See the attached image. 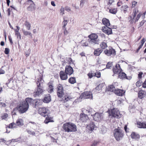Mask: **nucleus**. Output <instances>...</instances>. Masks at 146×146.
Here are the masks:
<instances>
[{
    "mask_svg": "<svg viewBox=\"0 0 146 146\" xmlns=\"http://www.w3.org/2000/svg\"><path fill=\"white\" fill-rule=\"evenodd\" d=\"M92 94L90 91H85L81 94L80 96V98L82 99H92Z\"/></svg>",
    "mask_w": 146,
    "mask_h": 146,
    "instance_id": "12",
    "label": "nucleus"
},
{
    "mask_svg": "<svg viewBox=\"0 0 146 146\" xmlns=\"http://www.w3.org/2000/svg\"><path fill=\"white\" fill-rule=\"evenodd\" d=\"M112 71L114 74H117L121 72L122 69L119 64H116L115 67H114L112 69Z\"/></svg>",
    "mask_w": 146,
    "mask_h": 146,
    "instance_id": "13",
    "label": "nucleus"
},
{
    "mask_svg": "<svg viewBox=\"0 0 146 146\" xmlns=\"http://www.w3.org/2000/svg\"><path fill=\"white\" fill-rule=\"evenodd\" d=\"M146 96V92L142 89L139 90L138 92V97L139 99H142Z\"/></svg>",
    "mask_w": 146,
    "mask_h": 146,
    "instance_id": "17",
    "label": "nucleus"
},
{
    "mask_svg": "<svg viewBox=\"0 0 146 146\" xmlns=\"http://www.w3.org/2000/svg\"><path fill=\"white\" fill-rule=\"evenodd\" d=\"M142 83L141 82L140 80L138 81L136 83V85L137 87H139L141 86H142Z\"/></svg>",
    "mask_w": 146,
    "mask_h": 146,
    "instance_id": "47",
    "label": "nucleus"
},
{
    "mask_svg": "<svg viewBox=\"0 0 146 146\" xmlns=\"http://www.w3.org/2000/svg\"><path fill=\"white\" fill-rule=\"evenodd\" d=\"M9 49L7 48H6L5 49V50L4 51V52L6 54H9Z\"/></svg>",
    "mask_w": 146,
    "mask_h": 146,
    "instance_id": "56",
    "label": "nucleus"
},
{
    "mask_svg": "<svg viewBox=\"0 0 146 146\" xmlns=\"http://www.w3.org/2000/svg\"><path fill=\"white\" fill-rule=\"evenodd\" d=\"M16 27L17 28V29H15L14 30L15 32V33H19V30H20V29L19 27L18 26H16Z\"/></svg>",
    "mask_w": 146,
    "mask_h": 146,
    "instance_id": "55",
    "label": "nucleus"
},
{
    "mask_svg": "<svg viewBox=\"0 0 146 146\" xmlns=\"http://www.w3.org/2000/svg\"><path fill=\"white\" fill-rule=\"evenodd\" d=\"M68 82L72 84H74L76 82V78L74 77H71L68 79Z\"/></svg>",
    "mask_w": 146,
    "mask_h": 146,
    "instance_id": "35",
    "label": "nucleus"
},
{
    "mask_svg": "<svg viewBox=\"0 0 146 146\" xmlns=\"http://www.w3.org/2000/svg\"><path fill=\"white\" fill-rule=\"evenodd\" d=\"M15 35L17 36V38L19 40L21 39V36L20 35V33L19 32L15 33Z\"/></svg>",
    "mask_w": 146,
    "mask_h": 146,
    "instance_id": "52",
    "label": "nucleus"
},
{
    "mask_svg": "<svg viewBox=\"0 0 146 146\" xmlns=\"http://www.w3.org/2000/svg\"><path fill=\"white\" fill-rule=\"evenodd\" d=\"M95 77H97L98 78H100L101 76V73L99 71H97L96 73H95Z\"/></svg>",
    "mask_w": 146,
    "mask_h": 146,
    "instance_id": "43",
    "label": "nucleus"
},
{
    "mask_svg": "<svg viewBox=\"0 0 146 146\" xmlns=\"http://www.w3.org/2000/svg\"><path fill=\"white\" fill-rule=\"evenodd\" d=\"M30 102L29 101V98H26L24 100L19 102V104L14 109V111L17 110L20 113H25L29 108V104H30Z\"/></svg>",
    "mask_w": 146,
    "mask_h": 146,
    "instance_id": "1",
    "label": "nucleus"
},
{
    "mask_svg": "<svg viewBox=\"0 0 146 146\" xmlns=\"http://www.w3.org/2000/svg\"><path fill=\"white\" fill-rule=\"evenodd\" d=\"M102 30L104 33L108 35L112 34L111 29L108 27L103 26L102 27Z\"/></svg>",
    "mask_w": 146,
    "mask_h": 146,
    "instance_id": "16",
    "label": "nucleus"
},
{
    "mask_svg": "<svg viewBox=\"0 0 146 146\" xmlns=\"http://www.w3.org/2000/svg\"><path fill=\"white\" fill-rule=\"evenodd\" d=\"M90 40H88L90 43L93 44H99V40L98 39V36L95 33H92L88 36Z\"/></svg>",
    "mask_w": 146,
    "mask_h": 146,
    "instance_id": "6",
    "label": "nucleus"
},
{
    "mask_svg": "<svg viewBox=\"0 0 146 146\" xmlns=\"http://www.w3.org/2000/svg\"><path fill=\"white\" fill-rule=\"evenodd\" d=\"M68 64L69 65L74 64L73 61L71 58H68Z\"/></svg>",
    "mask_w": 146,
    "mask_h": 146,
    "instance_id": "46",
    "label": "nucleus"
},
{
    "mask_svg": "<svg viewBox=\"0 0 146 146\" xmlns=\"http://www.w3.org/2000/svg\"><path fill=\"white\" fill-rule=\"evenodd\" d=\"M124 135L123 131L119 127L114 129L113 135L117 141H119L121 140L123 138Z\"/></svg>",
    "mask_w": 146,
    "mask_h": 146,
    "instance_id": "5",
    "label": "nucleus"
},
{
    "mask_svg": "<svg viewBox=\"0 0 146 146\" xmlns=\"http://www.w3.org/2000/svg\"><path fill=\"white\" fill-rule=\"evenodd\" d=\"M118 74L119 78L122 79H128L127 77L126 76V74L123 72H120Z\"/></svg>",
    "mask_w": 146,
    "mask_h": 146,
    "instance_id": "30",
    "label": "nucleus"
},
{
    "mask_svg": "<svg viewBox=\"0 0 146 146\" xmlns=\"http://www.w3.org/2000/svg\"><path fill=\"white\" fill-rule=\"evenodd\" d=\"M95 127V125L93 122L91 121L88 125V128L90 130L92 131L94 129Z\"/></svg>",
    "mask_w": 146,
    "mask_h": 146,
    "instance_id": "32",
    "label": "nucleus"
},
{
    "mask_svg": "<svg viewBox=\"0 0 146 146\" xmlns=\"http://www.w3.org/2000/svg\"><path fill=\"white\" fill-rule=\"evenodd\" d=\"M92 109L90 107H88L86 108V111L87 113H88V115H89L90 114H91V115L92 116Z\"/></svg>",
    "mask_w": 146,
    "mask_h": 146,
    "instance_id": "41",
    "label": "nucleus"
},
{
    "mask_svg": "<svg viewBox=\"0 0 146 146\" xmlns=\"http://www.w3.org/2000/svg\"><path fill=\"white\" fill-rule=\"evenodd\" d=\"M114 93L118 96H122L124 94L125 91L123 90L119 89H115L114 91Z\"/></svg>",
    "mask_w": 146,
    "mask_h": 146,
    "instance_id": "21",
    "label": "nucleus"
},
{
    "mask_svg": "<svg viewBox=\"0 0 146 146\" xmlns=\"http://www.w3.org/2000/svg\"><path fill=\"white\" fill-rule=\"evenodd\" d=\"M113 65L112 62H108L106 66V68H110Z\"/></svg>",
    "mask_w": 146,
    "mask_h": 146,
    "instance_id": "45",
    "label": "nucleus"
},
{
    "mask_svg": "<svg viewBox=\"0 0 146 146\" xmlns=\"http://www.w3.org/2000/svg\"><path fill=\"white\" fill-rule=\"evenodd\" d=\"M42 78V75H40L37 79V88L33 93V95L35 97L39 96L42 94L44 91L43 87H42L41 86L43 83L42 81H44Z\"/></svg>",
    "mask_w": 146,
    "mask_h": 146,
    "instance_id": "2",
    "label": "nucleus"
},
{
    "mask_svg": "<svg viewBox=\"0 0 146 146\" xmlns=\"http://www.w3.org/2000/svg\"><path fill=\"white\" fill-rule=\"evenodd\" d=\"M129 9V7H128L127 5H124L122 6L121 11H123L124 13H126L128 11Z\"/></svg>",
    "mask_w": 146,
    "mask_h": 146,
    "instance_id": "33",
    "label": "nucleus"
},
{
    "mask_svg": "<svg viewBox=\"0 0 146 146\" xmlns=\"http://www.w3.org/2000/svg\"><path fill=\"white\" fill-rule=\"evenodd\" d=\"M142 87L145 88H146V79L142 84Z\"/></svg>",
    "mask_w": 146,
    "mask_h": 146,
    "instance_id": "58",
    "label": "nucleus"
},
{
    "mask_svg": "<svg viewBox=\"0 0 146 146\" xmlns=\"http://www.w3.org/2000/svg\"><path fill=\"white\" fill-rule=\"evenodd\" d=\"M145 41V39L143 38L141 41V44L140 45V46L142 47Z\"/></svg>",
    "mask_w": 146,
    "mask_h": 146,
    "instance_id": "53",
    "label": "nucleus"
},
{
    "mask_svg": "<svg viewBox=\"0 0 146 146\" xmlns=\"http://www.w3.org/2000/svg\"><path fill=\"white\" fill-rule=\"evenodd\" d=\"M143 74V73L142 72H140L138 74V78L139 79H141L142 77V75Z\"/></svg>",
    "mask_w": 146,
    "mask_h": 146,
    "instance_id": "59",
    "label": "nucleus"
},
{
    "mask_svg": "<svg viewBox=\"0 0 146 146\" xmlns=\"http://www.w3.org/2000/svg\"><path fill=\"white\" fill-rule=\"evenodd\" d=\"M51 96L49 94H47L44 95V97L42 100L43 102L48 103L51 101Z\"/></svg>",
    "mask_w": 146,
    "mask_h": 146,
    "instance_id": "23",
    "label": "nucleus"
},
{
    "mask_svg": "<svg viewBox=\"0 0 146 146\" xmlns=\"http://www.w3.org/2000/svg\"><path fill=\"white\" fill-rule=\"evenodd\" d=\"M15 124L17 126L21 127L24 125V121L22 119L19 118L16 121Z\"/></svg>",
    "mask_w": 146,
    "mask_h": 146,
    "instance_id": "27",
    "label": "nucleus"
},
{
    "mask_svg": "<svg viewBox=\"0 0 146 146\" xmlns=\"http://www.w3.org/2000/svg\"><path fill=\"white\" fill-rule=\"evenodd\" d=\"M139 12V10L137 7L134 8L133 11L131 16H130L129 17L130 18L129 21L131 24H133L134 23H135L138 21L142 14L141 13L137 14Z\"/></svg>",
    "mask_w": 146,
    "mask_h": 146,
    "instance_id": "3",
    "label": "nucleus"
},
{
    "mask_svg": "<svg viewBox=\"0 0 146 146\" xmlns=\"http://www.w3.org/2000/svg\"><path fill=\"white\" fill-rule=\"evenodd\" d=\"M146 22V21L144 20H142L141 22L139 23V27H140L142 26L144 23Z\"/></svg>",
    "mask_w": 146,
    "mask_h": 146,
    "instance_id": "50",
    "label": "nucleus"
},
{
    "mask_svg": "<svg viewBox=\"0 0 146 146\" xmlns=\"http://www.w3.org/2000/svg\"><path fill=\"white\" fill-rule=\"evenodd\" d=\"M114 0H108V5H111L114 2Z\"/></svg>",
    "mask_w": 146,
    "mask_h": 146,
    "instance_id": "60",
    "label": "nucleus"
},
{
    "mask_svg": "<svg viewBox=\"0 0 146 146\" xmlns=\"http://www.w3.org/2000/svg\"><path fill=\"white\" fill-rule=\"evenodd\" d=\"M137 2L135 1H133L132 2L131 7H135L137 5Z\"/></svg>",
    "mask_w": 146,
    "mask_h": 146,
    "instance_id": "48",
    "label": "nucleus"
},
{
    "mask_svg": "<svg viewBox=\"0 0 146 146\" xmlns=\"http://www.w3.org/2000/svg\"><path fill=\"white\" fill-rule=\"evenodd\" d=\"M137 127L139 128H146V121L141 122L138 121L137 122Z\"/></svg>",
    "mask_w": 146,
    "mask_h": 146,
    "instance_id": "22",
    "label": "nucleus"
},
{
    "mask_svg": "<svg viewBox=\"0 0 146 146\" xmlns=\"http://www.w3.org/2000/svg\"><path fill=\"white\" fill-rule=\"evenodd\" d=\"M104 53L108 56L113 57L116 55V51L112 47L109 46L108 48L104 51Z\"/></svg>",
    "mask_w": 146,
    "mask_h": 146,
    "instance_id": "10",
    "label": "nucleus"
},
{
    "mask_svg": "<svg viewBox=\"0 0 146 146\" xmlns=\"http://www.w3.org/2000/svg\"><path fill=\"white\" fill-rule=\"evenodd\" d=\"M27 132L29 134L33 135H35V132L34 131H32L30 130H27Z\"/></svg>",
    "mask_w": 146,
    "mask_h": 146,
    "instance_id": "49",
    "label": "nucleus"
},
{
    "mask_svg": "<svg viewBox=\"0 0 146 146\" xmlns=\"http://www.w3.org/2000/svg\"><path fill=\"white\" fill-rule=\"evenodd\" d=\"M62 128L65 132L68 133L75 132L77 131L76 125L70 122H67L64 123Z\"/></svg>",
    "mask_w": 146,
    "mask_h": 146,
    "instance_id": "4",
    "label": "nucleus"
},
{
    "mask_svg": "<svg viewBox=\"0 0 146 146\" xmlns=\"http://www.w3.org/2000/svg\"><path fill=\"white\" fill-rule=\"evenodd\" d=\"M71 98L70 96L67 94L64 96V97L62 98L61 100L63 101L65 103Z\"/></svg>",
    "mask_w": 146,
    "mask_h": 146,
    "instance_id": "34",
    "label": "nucleus"
},
{
    "mask_svg": "<svg viewBox=\"0 0 146 146\" xmlns=\"http://www.w3.org/2000/svg\"><path fill=\"white\" fill-rule=\"evenodd\" d=\"M68 23L67 21L66 20H64V21L62 23L63 26L62 27V28H66V27Z\"/></svg>",
    "mask_w": 146,
    "mask_h": 146,
    "instance_id": "44",
    "label": "nucleus"
},
{
    "mask_svg": "<svg viewBox=\"0 0 146 146\" xmlns=\"http://www.w3.org/2000/svg\"><path fill=\"white\" fill-rule=\"evenodd\" d=\"M117 8L111 7L109 10V12L113 14H115L117 13Z\"/></svg>",
    "mask_w": 146,
    "mask_h": 146,
    "instance_id": "36",
    "label": "nucleus"
},
{
    "mask_svg": "<svg viewBox=\"0 0 146 146\" xmlns=\"http://www.w3.org/2000/svg\"><path fill=\"white\" fill-rule=\"evenodd\" d=\"M8 117V115L7 113H4L1 115V118L2 119H5Z\"/></svg>",
    "mask_w": 146,
    "mask_h": 146,
    "instance_id": "42",
    "label": "nucleus"
},
{
    "mask_svg": "<svg viewBox=\"0 0 146 146\" xmlns=\"http://www.w3.org/2000/svg\"><path fill=\"white\" fill-rule=\"evenodd\" d=\"M64 71L69 75H71L74 72L72 68L70 65H67L66 66Z\"/></svg>",
    "mask_w": 146,
    "mask_h": 146,
    "instance_id": "18",
    "label": "nucleus"
},
{
    "mask_svg": "<svg viewBox=\"0 0 146 146\" xmlns=\"http://www.w3.org/2000/svg\"><path fill=\"white\" fill-rule=\"evenodd\" d=\"M100 48L103 51V50H105L108 47L107 42L104 41H102L100 43Z\"/></svg>",
    "mask_w": 146,
    "mask_h": 146,
    "instance_id": "25",
    "label": "nucleus"
},
{
    "mask_svg": "<svg viewBox=\"0 0 146 146\" xmlns=\"http://www.w3.org/2000/svg\"><path fill=\"white\" fill-rule=\"evenodd\" d=\"M106 91L108 92H112L115 90L114 86L113 85L108 86L106 88Z\"/></svg>",
    "mask_w": 146,
    "mask_h": 146,
    "instance_id": "31",
    "label": "nucleus"
},
{
    "mask_svg": "<svg viewBox=\"0 0 146 146\" xmlns=\"http://www.w3.org/2000/svg\"><path fill=\"white\" fill-rule=\"evenodd\" d=\"M88 78H92L93 77V76H92V72H90L88 74Z\"/></svg>",
    "mask_w": 146,
    "mask_h": 146,
    "instance_id": "57",
    "label": "nucleus"
},
{
    "mask_svg": "<svg viewBox=\"0 0 146 146\" xmlns=\"http://www.w3.org/2000/svg\"><path fill=\"white\" fill-rule=\"evenodd\" d=\"M110 116L111 117L118 119L121 117V115L119 110L117 109L113 108L108 111Z\"/></svg>",
    "mask_w": 146,
    "mask_h": 146,
    "instance_id": "9",
    "label": "nucleus"
},
{
    "mask_svg": "<svg viewBox=\"0 0 146 146\" xmlns=\"http://www.w3.org/2000/svg\"><path fill=\"white\" fill-rule=\"evenodd\" d=\"M102 21L103 24L105 25L106 27H108L110 25V21L108 19L105 18L102 19Z\"/></svg>",
    "mask_w": 146,
    "mask_h": 146,
    "instance_id": "28",
    "label": "nucleus"
},
{
    "mask_svg": "<svg viewBox=\"0 0 146 146\" xmlns=\"http://www.w3.org/2000/svg\"><path fill=\"white\" fill-rule=\"evenodd\" d=\"M30 102V105H32L34 108H36L39 106H41L43 104L42 100L40 99H33L32 98H29Z\"/></svg>",
    "mask_w": 146,
    "mask_h": 146,
    "instance_id": "7",
    "label": "nucleus"
},
{
    "mask_svg": "<svg viewBox=\"0 0 146 146\" xmlns=\"http://www.w3.org/2000/svg\"><path fill=\"white\" fill-rule=\"evenodd\" d=\"M104 85V84L103 83L100 84L95 88V89L98 91L101 90H102Z\"/></svg>",
    "mask_w": 146,
    "mask_h": 146,
    "instance_id": "38",
    "label": "nucleus"
},
{
    "mask_svg": "<svg viewBox=\"0 0 146 146\" xmlns=\"http://www.w3.org/2000/svg\"><path fill=\"white\" fill-rule=\"evenodd\" d=\"M45 119L44 121V123L45 124H48V123L50 122H53L54 121L53 120V118L48 115V114L45 117Z\"/></svg>",
    "mask_w": 146,
    "mask_h": 146,
    "instance_id": "24",
    "label": "nucleus"
},
{
    "mask_svg": "<svg viewBox=\"0 0 146 146\" xmlns=\"http://www.w3.org/2000/svg\"><path fill=\"white\" fill-rule=\"evenodd\" d=\"M24 25L27 28V29L28 30H30L31 29V25L30 23L29 22L26 21H25L24 23Z\"/></svg>",
    "mask_w": 146,
    "mask_h": 146,
    "instance_id": "40",
    "label": "nucleus"
},
{
    "mask_svg": "<svg viewBox=\"0 0 146 146\" xmlns=\"http://www.w3.org/2000/svg\"><path fill=\"white\" fill-rule=\"evenodd\" d=\"M98 143V142L97 141H94L91 145V146H96Z\"/></svg>",
    "mask_w": 146,
    "mask_h": 146,
    "instance_id": "63",
    "label": "nucleus"
},
{
    "mask_svg": "<svg viewBox=\"0 0 146 146\" xmlns=\"http://www.w3.org/2000/svg\"><path fill=\"white\" fill-rule=\"evenodd\" d=\"M17 126L15 123L13 122L10 123L9 125H7L6 128L7 129V128L12 129L13 128H16Z\"/></svg>",
    "mask_w": 146,
    "mask_h": 146,
    "instance_id": "37",
    "label": "nucleus"
},
{
    "mask_svg": "<svg viewBox=\"0 0 146 146\" xmlns=\"http://www.w3.org/2000/svg\"><path fill=\"white\" fill-rule=\"evenodd\" d=\"M65 10L68 12H69L71 11V9L69 7L67 6L65 7Z\"/></svg>",
    "mask_w": 146,
    "mask_h": 146,
    "instance_id": "64",
    "label": "nucleus"
},
{
    "mask_svg": "<svg viewBox=\"0 0 146 146\" xmlns=\"http://www.w3.org/2000/svg\"><path fill=\"white\" fill-rule=\"evenodd\" d=\"M68 74L64 71H61L59 73L60 79L62 80H65L68 78Z\"/></svg>",
    "mask_w": 146,
    "mask_h": 146,
    "instance_id": "20",
    "label": "nucleus"
},
{
    "mask_svg": "<svg viewBox=\"0 0 146 146\" xmlns=\"http://www.w3.org/2000/svg\"><path fill=\"white\" fill-rule=\"evenodd\" d=\"M101 117V114L98 113H95L93 116L94 119L96 121H99Z\"/></svg>",
    "mask_w": 146,
    "mask_h": 146,
    "instance_id": "29",
    "label": "nucleus"
},
{
    "mask_svg": "<svg viewBox=\"0 0 146 146\" xmlns=\"http://www.w3.org/2000/svg\"><path fill=\"white\" fill-rule=\"evenodd\" d=\"M57 96L58 98H61L63 97L64 94V90L63 85L61 84H58L56 88Z\"/></svg>",
    "mask_w": 146,
    "mask_h": 146,
    "instance_id": "8",
    "label": "nucleus"
},
{
    "mask_svg": "<svg viewBox=\"0 0 146 146\" xmlns=\"http://www.w3.org/2000/svg\"><path fill=\"white\" fill-rule=\"evenodd\" d=\"M130 136L132 139L137 141H139L140 138V135L135 132H132Z\"/></svg>",
    "mask_w": 146,
    "mask_h": 146,
    "instance_id": "19",
    "label": "nucleus"
},
{
    "mask_svg": "<svg viewBox=\"0 0 146 146\" xmlns=\"http://www.w3.org/2000/svg\"><path fill=\"white\" fill-rule=\"evenodd\" d=\"M6 106V104L4 103L0 102V107L2 108L5 107Z\"/></svg>",
    "mask_w": 146,
    "mask_h": 146,
    "instance_id": "54",
    "label": "nucleus"
},
{
    "mask_svg": "<svg viewBox=\"0 0 146 146\" xmlns=\"http://www.w3.org/2000/svg\"><path fill=\"white\" fill-rule=\"evenodd\" d=\"M48 88L47 89V91L49 93H52L54 92V87L53 86V81H51L49 82L47 84Z\"/></svg>",
    "mask_w": 146,
    "mask_h": 146,
    "instance_id": "14",
    "label": "nucleus"
},
{
    "mask_svg": "<svg viewBox=\"0 0 146 146\" xmlns=\"http://www.w3.org/2000/svg\"><path fill=\"white\" fill-rule=\"evenodd\" d=\"M64 31L63 33L64 35H67L68 33V31L66 30V28H62Z\"/></svg>",
    "mask_w": 146,
    "mask_h": 146,
    "instance_id": "51",
    "label": "nucleus"
},
{
    "mask_svg": "<svg viewBox=\"0 0 146 146\" xmlns=\"http://www.w3.org/2000/svg\"><path fill=\"white\" fill-rule=\"evenodd\" d=\"M103 51L100 48H98L94 50V54L96 56H98Z\"/></svg>",
    "mask_w": 146,
    "mask_h": 146,
    "instance_id": "26",
    "label": "nucleus"
},
{
    "mask_svg": "<svg viewBox=\"0 0 146 146\" xmlns=\"http://www.w3.org/2000/svg\"><path fill=\"white\" fill-rule=\"evenodd\" d=\"M122 3L121 1H119L117 3V5L118 7H120L122 5Z\"/></svg>",
    "mask_w": 146,
    "mask_h": 146,
    "instance_id": "62",
    "label": "nucleus"
},
{
    "mask_svg": "<svg viewBox=\"0 0 146 146\" xmlns=\"http://www.w3.org/2000/svg\"><path fill=\"white\" fill-rule=\"evenodd\" d=\"M89 119L87 115L84 113H81L80 115L79 120L81 122H86Z\"/></svg>",
    "mask_w": 146,
    "mask_h": 146,
    "instance_id": "15",
    "label": "nucleus"
},
{
    "mask_svg": "<svg viewBox=\"0 0 146 146\" xmlns=\"http://www.w3.org/2000/svg\"><path fill=\"white\" fill-rule=\"evenodd\" d=\"M23 33L25 36L29 35V37L31 38H32V35L31 32L26 31H23Z\"/></svg>",
    "mask_w": 146,
    "mask_h": 146,
    "instance_id": "39",
    "label": "nucleus"
},
{
    "mask_svg": "<svg viewBox=\"0 0 146 146\" xmlns=\"http://www.w3.org/2000/svg\"><path fill=\"white\" fill-rule=\"evenodd\" d=\"M64 8L62 7L60 9V13H62V15L64 14Z\"/></svg>",
    "mask_w": 146,
    "mask_h": 146,
    "instance_id": "61",
    "label": "nucleus"
},
{
    "mask_svg": "<svg viewBox=\"0 0 146 146\" xmlns=\"http://www.w3.org/2000/svg\"><path fill=\"white\" fill-rule=\"evenodd\" d=\"M38 113L41 116L46 117L48 114V110L45 107L40 108L38 110Z\"/></svg>",
    "mask_w": 146,
    "mask_h": 146,
    "instance_id": "11",
    "label": "nucleus"
}]
</instances>
